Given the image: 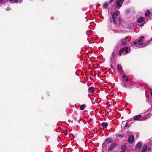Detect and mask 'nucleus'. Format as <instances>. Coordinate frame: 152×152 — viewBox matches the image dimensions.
Returning a JSON list of instances; mask_svg holds the SVG:
<instances>
[{
  "mask_svg": "<svg viewBox=\"0 0 152 152\" xmlns=\"http://www.w3.org/2000/svg\"><path fill=\"white\" fill-rule=\"evenodd\" d=\"M144 20V19L143 17H140L138 19L137 21L138 23H140L143 22Z\"/></svg>",
  "mask_w": 152,
  "mask_h": 152,
  "instance_id": "obj_12",
  "label": "nucleus"
},
{
  "mask_svg": "<svg viewBox=\"0 0 152 152\" xmlns=\"http://www.w3.org/2000/svg\"><path fill=\"white\" fill-rule=\"evenodd\" d=\"M71 118L72 119H73L75 121H76V118L74 115H72L71 116Z\"/></svg>",
  "mask_w": 152,
  "mask_h": 152,
  "instance_id": "obj_19",
  "label": "nucleus"
},
{
  "mask_svg": "<svg viewBox=\"0 0 152 152\" xmlns=\"http://www.w3.org/2000/svg\"><path fill=\"white\" fill-rule=\"evenodd\" d=\"M134 119H133V118H130V119H129L128 121H127L128 122H130L131 121H132V120Z\"/></svg>",
  "mask_w": 152,
  "mask_h": 152,
  "instance_id": "obj_26",
  "label": "nucleus"
},
{
  "mask_svg": "<svg viewBox=\"0 0 152 152\" xmlns=\"http://www.w3.org/2000/svg\"><path fill=\"white\" fill-rule=\"evenodd\" d=\"M148 113L146 115L147 118L152 115V108L151 107V108L148 109Z\"/></svg>",
  "mask_w": 152,
  "mask_h": 152,
  "instance_id": "obj_6",
  "label": "nucleus"
},
{
  "mask_svg": "<svg viewBox=\"0 0 152 152\" xmlns=\"http://www.w3.org/2000/svg\"><path fill=\"white\" fill-rule=\"evenodd\" d=\"M142 117V115H136L134 116L133 117V119L134 120H139L140 118H141Z\"/></svg>",
  "mask_w": 152,
  "mask_h": 152,
  "instance_id": "obj_10",
  "label": "nucleus"
},
{
  "mask_svg": "<svg viewBox=\"0 0 152 152\" xmlns=\"http://www.w3.org/2000/svg\"><path fill=\"white\" fill-rule=\"evenodd\" d=\"M112 1H110L109 2V4L111 3L112 2Z\"/></svg>",
  "mask_w": 152,
  "mask_h": 152,
  "instance_id": "obj_39",
  "label": "nucleus"
},
{
  "mask_svg": "<svg viewBox=\"0 0 152 152\" xmlns=\"http://www.w3.org/2000/svg\"><path fill=\"white\" fill-rule=\"evenodd\" d=\"M144 36H142L141 37H140V39H144Z\"/></svg>",
  "mask_w": 152,
  "mask_h": 152,
  "instance_id": "obj_31",
  "label": "nucleus"
},
{
  "mask_svg": "<svg viewBox=\"0 0 152 152\" xmlns=\"http://www.w3.org/2000/svg\"><path fill=\"white\" fill-rule=\"evenodd\" d=\"M119 152H125V151L122 150V151H120Z\"/></svg>",
  "mask_w": 152,
  "mask_h": 152,
  "instance_id": "obj_38",
  "label": "nucleus"
},
{
  "mask_svg": "<svg viewBox=\"0 0 152 152\" xmlns=\"http://www.w3.org/2000/svg\"><path fill=\"white\" fill-rule=\"evenodd\" d=\"M17 1H15V2H18Z\"/></svg>",
  "mask_w": 152,
  "mask_h": 152,
  "instance_id": "obj_41",
  "label": "nucleus"
},
{
  "mask_svg": "<svg viewBox=\"0 0 152 152\" xmlns=\"http://www.w3.org/2000/svg\"><path fill=\"white\" fill-rule=\"evenodd\" d=\"M3 3H5L4 1H0V6L3 4Z\"/></svg>",
  "mask_w": 152,
  "mask_h": 152,
  "instance_id": "obj_25",
  "label": "nucleus"
},
{
  "mask_svg": "<svg viewBox=\"0 0 152 152\" xmlns=\"http://www.w3.org/2000/svg\"><path fill=\"white\" fill-rule=\"evenodd\" d=\"M150 15V13H145V16H149Z\"/></svg>",
  "mask_w": 152,
  "mask_h": 152,
  "instance_id": "obj_28",
  "label": "nucleus"
},
{
  "mask_svg": "<svg viewBox=\"0 0 152 152\" xmlns=\"http://www.w3.org/2000/svg\"><path fill=\"white\" fill-rule=\"evenodd\" d=\"M102 125L103 127L106 128L108 124L107 123L102 122Z\"/></svg>",
  "mask_w": 152,
  "mask_h": 152,
  "instance_id": "obj_14",
  "label": "nucleus"
},
{
  "mask_svg": "<svg viewBox=\"0 0 152 152\" xmlns=\"http://www.w3.org/2000/svg\"><path fill=\"white\" fill-rule=\"evenodd\" d=\"M94 91V88L93 87H90L88 89V92L91 93H93Z\"/></svg>",
  "mask_w": 152,
  "mask_h": 152,
  "instance_id": "obj_9",
  "label": "nucleus"
},
{
  "mask_svg": "<svg viewBox=\"0 0 152 152\" xmlns=\"http://www.w3.org/2000/svg\"><path fill=\"white\" fill-rule=\"evenodd\" d=\"M147 12L148 13H150V11L149 10H147Z\"/></svg>",
  "mask_w": 152,
  "mask_h": 152,
  "instance_id": "obj_36",
  "label": "nucleus"
},
{
  "mask_svg": "<svg viewBox=\"0 0 152 152\" xmlns=\"http://www.w3.org/2000/svg\"><path fill=\"white\" fill-rule=\"evenodd\" d=\"M136 147L138 149H140L142 147V144L141 143H138L136 145Z\"/></svg>",
  "mask_w": 152,
  "mask_h": 152,
  "instance_id": "obj_15",
  "label": "nucleus"
},
{
  "mask_svg": "<svg viewBox=\"0 0 152 152\" xmlns=\"http://www.w3.org/2000/svg\"><path fill=\"white\" fill-rule=\"evenodd\" d=\"M117 136H119V137L121 138H123L124 137V135H120V134H118L116 135Z\"/></svg>",
  "mask_w": 152,
  "mask_h": 152,
  "instance_id": "obj_20",
  "label": "nucleus"
},
{
  "mask_svg": "<svg viewBox=\"0 0 152 152\" xmlns=\"http://www.w3.org/2000/svg\"><path fill=\"white\" fill-rule=\"evenodd\" d=\"M105 141L107 142L109 144H110L112 142V140L110 138H107L105 139Z\"/></svg>",
  "mask_w": 152,
  "mask_h": 152,
  "instance_id": "obj_13",
  "label": "nucleus"
},
{
  "mask_svg": "<svg viewBox=\"0 0 152 152\" xmlns=\"http://www.w3.org/2000/svg\"><path fill=\"white\" fill-rule=\"evenodd\" d=\"M138 42V44L140 46H142L143 43L142 42Z\"/></svg>",
  "mask_w": 152,
  "mask_h": 152,
  "instance_id": "obj_21",
  "label": "nucleus"
},
{
  "mask_svg": "<svg viewBox=\"0 0 152 152\" xmlns=\"http://www.w3.org/2000/svg\"><path fill=\"white\" fill-rule=\"evenodd\" d=\"M137 43H138L137 41V42H134V45H136Z\"/></svg>",
  "mask_w": 152,
  "mask_h": 152,
  "instance_id": "obj_33",
  "label": "nucleus"
},
{
  "mask_svg": "<svg viewBox=\"0 0 152 152\" xmlns=\"http://www.w3.org/2000/svg\"><path fill=\"white\" fill-rule=\"evenodd\" d=\"M151 149V148H148V150L149 151H150Z\"/></svg>",
  "mask_w": 152,
  "mask_h": 152,
  "instance_id": "obj_37",
  "label": "nucleus"
},
{
  "mask_svg": "<svg viewBox=\"0 0 152 152\" xmlns=\"http://www.w3.org/2000/svg\"><path fill=\"white\" fill-rule=\"evenodd\" d=\"M149 113H151V112H148Z\"/></svg>",
  "mask_w": 152,
  "mask_h": 152,
  "instance_id": "obj_42",
  "label": "nucleus"
},
{
  "mask_svg": "<svg viewBox=\"0 0 152 152\" xmlns=\"http://www.w3.org/2000/svg\"><path fill=\"white\" fill-rule=\"evenodd\" d=\"M112 19L111 18H110V20H109V22L108 23V24L110 25H111V23H112Z\"/></svg>",
  "mask_w": 152,
  "mask_h": 152,
  "instance_id": "obj_27",
  "label": "nucleus"
},
{
  "mask_svg": "<svg viewBox=\"0 0 152 152\" xmlns=\"http://www.w3.org/2000/svg\"><path fill=\"white\" fill-rule=\"evenodd\" d=\"M111 56L112 58H113V57H115V53L114 52H113L112 53Z\"/></svg>",
  "mask_w": 152,
  "mask_h": 152,
  "instance_id": "obj_24",
  "label": "nucleus"
},
{
  "mask_svg": "<svg viewBox=\"0 0 152 152\" xmlns=\"http://www.w3.org/2000/svg\"><path fill=\"white\" fill-rule=\"evenodd\" d=\"M85 105L83 104L80 106V109L81 110H83L85 109Z\"/></svg>",
  "mask_w": 152,
  "mask_h": 152,
  "instance_id": "obj_16",
  "label": "nucleus"
},
{
  "mask_svg": "<svg viewBox=\"0 0 152 152\" xmlns=\"http://www.w3.org/2000/svg\"><path fill=\"white\" fill-rule=\"evenodd\" d=\"M110 14L111 15L113 19H116L117 17L119 15V11L118 12H111Z\"/></svg>",
  "mask_w": 152,
  "mask_h": 152,
  "instance_id": "obj_4",
  "label": "nucleus"
},
{
  "mask_svg": "<svg viewBox=\"0 0 152 152\" xmlns=\"http://www.w3.org/2000/svg\"><path fill=\"white\" fill-rule=\"evenodd\" d=\"M116 145L117 144L116 143H113L111 145V147L108 148V150L110 151L113 150L116 146Z\"/></svg>",
  "mask_w": 152,
  "mask_h": 152,
  "instance_id": "obj_7",
  "label": "nucleus"
},
{
  "mask_svg": "<svg viewBox=\"0 0 152 152\" xmlns=\"http://www.w3.org/2000/svg\"><path fill=\"white\" fill-rule=\"evenodd\" d=\"M125 80L126 81H129V79L128 78H126Z\"/></svg>",
  "mask_w": 152,
  "mask_h": 152,
  "instance_id": "obj_34",
  "label": "nucleus"
},
{
  "mask_svg": "<svg viewBox=\"0 0 152 152\" xmlns=\"http://www.w3.org/2000/svg\"><path fill=\"white\" fill-rule=\"evenodd\" d=\"M117 67L118 69L120 71L122 69V66L119 64H118L117 65Z\"/></svg>",
  "mask_w": 152,
  "mask_h": 152,
  "instance_id": "obj_18",
  "label": "nucleus"
},
{
  "mask_svg": "<svg viewBox=\"0 0 152 152\" xmlns=\"http://www.w3.org/2000/svg\"><path fill=\"white\" fill-rule=\"evenodd\" d=\"M127 37H126L125 38H123L121 40V44L122 46H125L127 44Z\"/></svg>",
  "mask_w": 152,
  "mask_h": 152,
  "instance_id": "obj_3",
  "label": "nucleus"
},
{
  "mask_svg": "<svg viewBox=\"0 0 152 152\" xmlns=\"http://www.w3.org/2000/svg\"><path fill=\"white\" fill-rule=\"evenodd\" d=\"M124 1H116L113 4V6L116 8L121 7Z\"/></svg>",
  "mask_w": 152,
  "mask_h": 152,
  "instance_id": "obj_1",
  "label": "nucleus"
},
{
  "mask_svg": "<svg viewBox=\"0 0 152 152\" xmlns=\"http://www.w3.org/2000/svg\"><path fill=\"white\" fill-rule=\"evenodd\" d=\"M128 122L127 121V122L126 123V124H125V127H127V126H129V125L128 124Z\"/></svg>",
  "mask_w": 152,
  "mask_h": 152,
  "instance_id": "obj_29",
  "label": "nucleus"
},
{
  "mask_svg": "<svg viewBox=\"0 0 152 152\" xmlns=\"http://www.w3.org/2000/svg\"><path fill=\"white\" fill-rule=\"evenodd\" d=\"M141 40L140 39L137 42H141Z\"/></svg>",
  "mask_w": 152,
  "mask_h": 152,
  "instance_id": "obj_32",
  "label": "nucleus"
},
{
  "mask_svg": "<svg viewBox=\"0 0 152 152\" xmlns=\"http://www.w3.org/2000/svg\"><path fill=\"white\" fill-rule=\"evenodd\" d=\"M64 133L65 134V135H66L67 134V132L66 131H64Z\"/></svg>",
  "mask_w": 152,
  "mask_h": 152,
  "instance_id": "obj_30",
  "label": "nucleus"
},
{
  "mask_svg": "<svg viewBox=\"0 0 152 152\" xmlns=\"http://www.w3.org/2000/svg\"><path fill=\"white\" fill-rule=\"evenodd\" d=\"M121 148L122 150L125 151V150L126 148V146L125 145H123L121 146Z\"/></svg>",
  "mask_w": 152,
  "mask_h": 152,
  "instance_id": "obj_17",
  "label": "nucleus"
},
{
  "mask_svg": "<svg viewBox=\"0 0 152 152\" xmlns=\"http://www.w3.org/2000/svg\"><path fill=\"white\" fill-rule=\"evenodd\" d=\"M134 140V136L132 135H130L129 136L128 141L129 143H132Z\"/></svg>",
  "mask_w": 152,
  "mask_h": 152,
  "instance_id": "obj_5",
  "label": "nucleus"
},
{
  "mask_svg": "<svg viewBox=\"0 0 152 152\" xmlns=\"http://www.w3.org/2000/svg\"><path fill=\"white\" fill-rule=\"evenodd\" d=\"M126 77V76L125 75H123L122 76V78L123 79H124Z\"/></svg>",
  "mask_w": 152,
  "mask_h": 152,
  "instance_id": "obj_35",
  "label": "nucleus"
},
{
  "mask_svg": "<svg viewBox=\"0 0 152 152\" xmlns=\"http://www.w3.org/2000/svg\"><path fill=\"white\" fill-rule=\"evenodd\" d=\"M108 3L107 2H105L103 4L102 7L103 9H106L108 7Z\"/></svg>",
  "mask_w": 152,
  "mask_h": 152,
  "instance_id": "obj_11",
  "label": "nucleus"
},
{
  "mask_svg": "<svg viewBox=\"0 0 152 152\" xmlns=\"http://www.w3.org/2000/svg\"><path fill=\"white\" fill-rule=\"evenodd\" d=\"M119 19H121V18H119V17H118V20H119ZM118 20L119 21V20Z\"/></svg>",
  "mask_w": 152,
  "mask_h": 152,
  "instance_id": "obj_40",
  "label": "nucleus"
},
{
  "mask_svg": "<svg viewBox=\"0 0 152 152\" xmlns=\"http://www.w3.org/2000/svg\"><path fill=\"white\" fill-rule=\"evenodd\" d=\"M113 19V23L114 25H115L116 23V20L114 18Z\"/></svg>",
  "mask_w": 152,
  "mask_h": 152,
  "instance_id": "obj_22",
  "label": "nucleus"
},
{
  "mask_svg": "<svg viewBox=\"0 0 152 152\" xmlns=\"http://www.w3.org/2000/svg\"><path fill=\"white\" fill-rule=\"evenodd\" d=\"M149 146L147 145V144H146V145H144L142 148L141 152H145L146 151V150L148 148V147Z\"/></svg>",
  "mask_w": 152,
  "mask_h": 152,
  "instance_id": "obj_8",
  "label": "nucleus"
},
{
  "mask_svg": "<svg viewBox=\"0 0 152 152\" xmlns=\"http://www.w3.org/2000/svg\"><path fill=\"white\" fill-rule=\"evenodd\" d=\"M129 48L128 47L122 48H121L119 51V54L120 56H121L122 53H124V52L126 53H128Z\"/></svg>",
  "mask_w": 152,
  "mask_h": 152,
  "instance_id": "obj_2",
  "label": "nucleus"
},
{
  "mask_svg": "<svg viewBox=\"0 0 152 152\" xmlns=\"http://www.w3.org/2000/svg\"><path fill=\"white\" fill-rule=\"evenodd\" d=\"M123 86L125 88L129 87H130L129 86V85H126L123 84Z\"/></svg>",
  "mask_w": 152,
  "mask_h": 152,
  "instance_id": "obj_23",
  "label": "nucleus"
}]
</instances>
